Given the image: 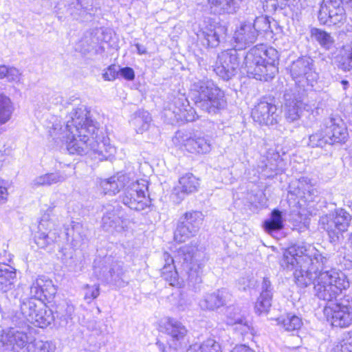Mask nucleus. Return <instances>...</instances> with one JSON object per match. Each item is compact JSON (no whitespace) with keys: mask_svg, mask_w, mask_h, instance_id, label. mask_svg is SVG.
Here are the masks:
<instances>
[{"mask_svg":"<svg viewBox=\"0 0 352 352\" xmlns=\"http://www.w3.org/2000/svg\"><path fill=\"white\" fill-rule=\"evenodd\" d=\"M324 313L331 324L346 328L352 324V298L346 296L324 307Z\"/></svg>","mask_w":352,"mask_h":352,"instance_id":"nucleus-9","label":"nucleus"},{"mask_svg":"<svg viewBox=\"0 0 352 352\" xmlns=\"http://www.w3.org/2000/svg\"><path fill=\"white\" fill-rule=\"evenodd\" d=\"M185 352H222L220 344L213 339H208L201 344L189 346Z\"/></svg>","mask_w":352,"mask_h":352,"instance_id":"nucleus-38","label":"nucleus"},{"mask_svg":"<svg viewBox=\"0 0 352 352\" xmlns=\"http://www.w3.org/2000/svg\"><path fill=\"white\" fill-rule=\"evenodd\" d=\"M21 314L24 320L40 328L47 327L55 320L52 310L43 301L32 298H25L22 301Z\"/></svg>","mask_w":352,"mask_h":352,"instance_id":"nucleus-6","label":"nucleus"},{"mask_svg":"<svg viewBox=\"0 0 352 352\" xmlns=\"http://www.w3.org/2000/svg\"><path fill=\"white\" fill-rule=\"evenodd\" d=\"M299 189H302L304 197L308 201H314L318 195V191L311 184V179L307 177H302L298 179Z\"/></svg>","mask_w":352,"mask_h":352,"instance_id":"nucleus-41","label":"nucleus"},{"mask_svg":"<svg viewBox=\"0 0 352 352\" xmlns=\"http://www.w3.org/2000/svg\"><path fill=\"white\" fill-rule=\"evenodd\" d=\"M102 227L109 232L122 231L124 221L121 212L115 208H110L102 217Z\"/></svg>","mask_w":352,"mask_h":352,"instance_id":"nucleus-24","label":"nucleus"},{"mask_svg":"<svg viewBox=\"0 0 352 352\" xmlns=\"http://www.w3.org/2000/svg\"><path fill=\"white\" fill-rule=\"evenodd\" d=\"M283 328L288 331L299 329L302 324V320L295 315L288 314L282 321Z\"/></svg>","mask_w":352,"mask_h":352,"instance_id":"nucleus-45","label":"nucleus"},{"mask_svg":"<svg viewBox=\"0 0 352 352\" xmlns=\"http://www.w3.org/2000/svg\"><path fill=\"white\" fill-rule=\"evenodd\" d=\"M351 221V216L344 209H338L335 213L322 216L319 225L325 230L331 242H336L344 232L347 231Z\"/></svg>","mask_w":352,"mask_h":352,"instance_id":"nucleus-7","label":"nucleus"},{"mask_svg":"<svg viewBox=\"0 0 352 352\" xmlns=\"http://www.w3.org/2000/svg\"><path fill=\"white\" fill-rule=\"evenodd\" d=\"M322 5L331 9V12L333 14H336L337 19L340 14L345 16V12L342 6V0H323Z\"/></svg>","mask_w":352,"mask_h":352,"instance_id":"nucleus-48","label":"nucleus"},{"mask_svg":"<svg viewBox=\"0 0 352 352\" xmlns=\"http://www.w3.org/2000/svg\"><path fill=\"white\" fill-rule=\"evenodd\" d=\"M324 131V128L323 127L322 123L320 130L309 135L308 145L313 148H323L327 144L331 145L327 135L325 134Z\"/></svg>","mask_w":352,"mask_h":352,"instance_id":"nucleus-40","label":"nucleus"},{"mask_svg":"<svg viewBox=\"0 0 352 352\" xmlns=\"http://www.w3.org/2000/svg\"><path fill=\"white\" fill-rule=\"evenodd\" d=\"M165 330L169 336L168 344L175 349L179 347L187 332L186 327L176 319L168 318L165 324Z\"/></svg>","mask_w":352,"mask_h":352,"instance_id":"nucleus-23","label":"nucleus"},{"mask_svg":"<svg viewBox=\"0 0 352 352\" xmlns=\"http://www.w3.org/2000/svg\"><path fill=\"white\" fill-rule=\"evenodd\" d=\"M311 37L316 41L321 47L329 50L334 46V38L330 33L319 28H313L310 31Z\"/></svg>","mask_w":352,"mask_h":352,"instance_id":"nucleus-35","label":"nucleus"},{"mask_svg":"<svg viewBox=\"0 0 352 352\" xmlns=\"http://www.w3.org/2000/svg\"><path fill=\"white\" fill-rule=\"evenodd\" d=\"M342 82V84H343L344 86H346V85H348V84H349L348 81H346V80H343Z\"/></svg>","mask_w":352,"mask_h":352,"instance_id":"nucleus-63","label":"nucleus"},{"mask_svg":"<svg viewBox=\"0 0 352 352\" xmlns=\"http://www.w3.org/2000/svg\"><path fill=\"white\" fill-rule=\"evenodd\" d=\"M67 176L62 172L46 173L36 177L32 182L33 187H39L43 186H51L57 183H61L65 181Z\"/></svg>","mask_w":352,"mask_h":352,"instance_id":"nucleus-32","label":"nucleus"},{"mask_svg":"<svg viewBox=\"0 0 352 352\" xmlns=\"http://www.w3.org/2000/svg\"><path fill=\"white\" fill-rule=\"evenodd\" d=\"M56 293V288L52 280L45 276H40L30 286V296L33 299L43 301L52 298Z\"/></svg>","mask_w":352,"mask_h":352,"instance_id":"nucleus-18","label":"nucleus"},{"mask_svg":"<svg viewBox=\"0 0 352 352\" xmlns=\"http://www.w3.org/2000/svg\"><path fill=\"white\" fill-rule=\"evenodd\" d=\"M272 297L264 296V294H260L255 303L256 312L261 314L263 313H267L270 307Z\"/></svg>","mask_w":352,"mask_h":352,"instance_id":"nucleus-46","label":"nucleus"},{"mask_svg":"<svg viewBox=\"0 0 352 352\" xmlns=\"http://www.w3.org/2000/svg\"><path fill=\"white\" fill-rule=\"evenodd\" d=\"M151 117L146 111H139L135 113L132 120V124L138 133H142L146 131L150 125Z\"/></svg>","mask_w":352,"mask_h":352,"instance_id":"nucleus-36","label":"nucleus"},{"mask_svg":"<svg viewBox=\"0 0 352 352\" xmlns=\"http://www.w3.org/2000/svg\"><path fill=\"white\" fill-rule=\"evenodd\" d=\"M8 182L0 178V204H3L8 201Z\"/></svg>","mask_w":352,"mask_h":352,"instance_id":"nucleus-52","label":"nucleus"},{"mask_svg":"<svg viewBox=\"0 0 352 352\" xmlns=\"http://www.w3.org/2000/svg\"><path fill=\"white\" fill-rule=\"evenodd\" d=\"M131 180L126 175H118L104 179L100 182V187L105 195H113L121 188L125 189Z\"/></svg>","mask_w":352,"mask_h":352,"instance_id":"nucleus-25","label":"nucleus"},{"mask_svg":"<svg viewBox=\"0 0 352 352\" xmlns=\"http://www.w3.org/2000/svg\"><path fill=\"white\" fill-rule=\"evenodd\" d=\"M177 259L182 263L189 283L195 285L201 282L202 268L204 265V252L196 245H185L179 248Z\"/></svg>","mask_w":352,"mask_h":352,"instance_id":"nucleus-5","label":"nucleus"},{"mask_svg":"<svg viewBox=\"0 0 352 352\" xmlns=\"http://www.w3.org/2000/svg\"><path fill=\"white\" fill-rule=\"evenodd\" d=\"M257 32L250 21L241 22L234 31L233 39L235 47L243 50L254 43L257 38Z\"/></svg>","mask_w":352,"mask_h":352,"instance_id":"nucleus-19","label":"nucleus"},{"mask_svg":"<svg viewBox=\"0 0 352 352\" xmlns=\"http://www.w3.org/2000/svg\"><path fill=\"white\" fill-rule=\"evenodd\" d=\"M109 282L119 287H124L128 280L125 278L124 270L119 263L113 265L109 270Z\"/></svg>","mask_w":352,"mask_h":352,"instance_id":"nucleus-37","label":"nucleus"},{"mask_svg":"<svg viewBox=\"0 0 352 352\" xmlns=\"http://www.w3.org/2000/svg\"><path fill=\"white\" fill-rule=\"evenodd\" d=\"M173 104L175 108L173 113L178 116L177 119L185 120L187 122H193L198 118L195 110L189 106L188 102L184 95H180L175 98Z\"/></svg>","mask_w":352,"mask_h":352,"instance_id":"nucleus-26","label":"nucleus"},{"mask_svg":"<svg viewBox=\"0 0 352 352\" xmlns=\"http://www.w3.org/2000/svg\"><path fill=\"white\" fill-rule=\"evenodd\" d=\"M239 66L238 52L236 49H230L218 55L213 70L223 80H228L236 74Z\"/></svg>","mask_w":352,"mask_h":352,"instance_id":"nucleus-12","label":"nucleus"},{"mask_svg":"<svg viewBox=\"0 0 352 352\" xmlns=\"http://www.w3.org/2000/svg\"><path fill=\"white\" fill-rule=\"evenodd\" d=\"M16 281V270L8 264L0 263V289L3 292L11 290Z\"/></svg>","mask_w":352,"mask_h":352,"instance_id":"nucleus-29","label":"nucleus"},{"mask_svg":"<svg viewBox=\"0 0 352 352\" xmlns=\"http://www.w3.org/2000/svg\"><path fill=\"white\" fill-rule=\"evenodd\" d=\"M334 350L335 352H352V331L344 334L342 342Z\"/></svg>","mask_w":352,"mask_h":352,"instance_id":"nucleus-49","label":"nucleus"},{"mask_svg":"<svg viewBox=\"0 0 352 352\" xmlns=\"http://www.w3.org/2000/svg\"><path fill=\"white\" fill-rule=\"evenodd\" d=\"M350 52L347 47L343 48L338 56V65L344 71H350L352 69V56L349 55Z\"/></svg>","mask_w":352,"mask_h":352,"instance_id":"nucleus-44","label":"nucleus"},{"mask_svg":"<svg viewBox=\"0 0 352 352\" xmlns=\"http://www.w3.org/2000/svg\"><path fill=\"white\" fill-rule=\"evenodd\" d=\"M65 10L74 18L78 19L87 14L89 9L88 3H85V0H73L67 5L65 1H61L55 7V12L59 20H62V14H64Z\"/></svg>","mask_w":352,"mask_h":352,"instance_id":"nucleus-22","label":"nucleus"},{"mask_svg":"<svg viewBox=\"0 0 352 352\" xmlns=\"http://www.w3.org/2000/svg\"><path fill=\"white\" fill-rule=\"evenodd\" d=\"M318 18L320 24L327 25L343 23L345 20L344 15L340 14L337 19L336 14H333L331 12V9H329V8L322 5H321L320 9L318 11Z\"/></svg>","mask_w":352,"mask_h":352,"instance_id":"nucleus-34","label":"nucleus"},{"mask_svg":"<svg viewBox=\"0 0 352 352\" xmlns=\"http://www.w3.org/2000/svg\"><path fill=\"white\" fill-rule=\"evenodd\" d=\"M252 24H253L254 28L257 32V36L258 35V33L261 32H272L270 21L267 17L263 16L256 17L254 20V22H252Z\"/></svg>","mask_w":352,"mask_h":352,"instance_id":"nucleus-47","label":"nucleus"},{"mask_svg":"<svg viewBox=\"0 0 352 352\" xmlns=\"http://www.w3.org/2000/svg\"><path fill=\"white\" fill-rule=\"evenodd\" d=\"M284 227L283 213L278 209L272 211L270 217L263 222L265 230L269 233L279 231Z\"/></svg>","mask_w":352,"mask_h":352,"instance_id":"nucleus-33","label":"nucleus"},{"mask_svg":"<svg viewBox=\"0 0 352 352\" xmlns=\"http://www.w3.org/2000/svg\"><path fill=\"white\" fill-rule=\"evenodd\" d=\"M179 184L178 188H174L171 195L173 201L177 204L180 203L186 195L196 192L199 186V179L190 173L181 177Z\"/></svg>","mask_w":352,"mask_h":352,"instance_id":"nucleus-21","label":"nucleus"},{"mask_svg":"<svg viewBox=\"0 0 352 352\" xmlns=\"http://www.w3.org/2000/svg\"><path fill=\"white\" fill-rule=\"evenodd\" d=\"M305 105L300 98L292 90H287L284 94V116L287 122H294L301 116Z\"/></svg>","mask_w":352,"mask_h":352,"instance_id":"nucleus-17","label":"nucleus"},{"mask_svg":"<svg viewBox=\"0 0 352 352\" xmlns=\"http://www.w3.org/2000/svg\"><path fill=\"white\" fill-rule=\"evenodd\" d=\"M277 111L278 109L274 102L265 98L255 105L252 111V117L254 122L260 124L273 126L280 119Z\"/></svg>","mask_w":352,"mask_h":352,"instance_id":"nucleus-13","label":"nucleus"},{"mask_svg":"<svg viewBox=\"0 0 352 352\" xmlns=\"http://www.w3.org/2000/svg\"><path fill=\"white\" fill-rule=\"evenodd\" d=\"M230 352H255L246 345H237Z\"/></svg>","mask_w":352,"mask_h":352,"instance_id":"nucleus-58","label":"nucleus"},{"mask_svg":"<svg viewBox=\"0 0 352 352\" xmlns=\"http://www.w3.org/2000/svg\"><path fill=\"white\" fill-rule=\"evenodd\" d=\"M51 212L52 209L50 208L42 215L38 225V231L34 234V241L40 248H46L55 243L59 237L55 228V221L50 217Z\"/></svg>","mask_w":352,"mask_h":352,"instance_id":"nucleus-11","label":"nucleus"},{"mask_svg":"<svg viewBox=\"0 0 352 352\" xmlns=\"http://www.w3.org/2000/svg\"><path fill=\"white\" fill-rule=\"evenodd\" d=\"M264 7L270 10H276L279 6V0H265Z\"/></svg>","mask_w":352,"mask_h":352,"instance_id":"nucleus-56","label":"nucleus"},{"mask_svg":"<svg viewBox=\"0 0 352 352\" xmlns=\"http://www.w3.org/2000/svg\"><path fill=\"white\" fill-rule=\"evenodd\" d=\"M100 294L99 285H94L91 286L86 285L85 288V299L87 302H91L96 298Z\"/></svg>","mask_w":352,"mask_h":352,"instance_id":"nucleus-50","label":"nucleus"},{"mask_svg":"<svg viewBox=\"0 0 352 352\" xmlns=\"http://www.w3.org/2000/svg\"><path fill=\"white\" fill-rule=\"evenodd\" d=\"M147 189L148 184L146 180H131L124 190L122 196V203L131 210L136 211L144 210L150 204V200L146 195Z\"/></svg>","mask_w":352,"mask_h":352,"instance_id":"nucleus-8","label":"nucleus"},{"mask_svg":"<svg viewBox=\"0 0 352 352\" xmlns=\"http://www.w3.org/2000/svg\"><path fill=\"white\" fill-rule=\"evenodd\" d=\"M261 294L272 297V286L267 278H263V279Z\"/></svg>","mask_w":352,"mask_h":352,"instance_id":"nucleus-54","label":"nucleus"},{"mask_svg":"<svg viewBox=\"0 0 352 352\" xmlns=\"http://www.w3.org/2000/svg\"><path fill=\"white\" fill-rule=\"evenodd\" d=\"M291 75L298 82L304 80L312 85L317 78V74L314 71L313 60L309 57H302L294 61L291 65Z\"/></svg>","mask_w":352,"mask_h":352,"instance_id":"nucleus-15","label":"nucleus"},{"mask_svg":"<svg viewBox=\"0 0 352 352\" xmlns=\"http://www.w3.org/2000/svg\"><path fill=\"white\" fill-rule=\"evenodd\" d=\"M119 76L118 66L111 65L102 73V78L104 80L113 81Z\"/></svg>","mask_w":352,"mask_h":352,"instance_id":"nucleus-51","label":"nucleus"},{"mask_svg":"<svg viewBox=\"0 0 352 352\" xmlns=\"http://www.w3.org/2000/svg\"><path fill=\"white\" fill-rule=\"evenodd\" d=\"M278 51L274 47L256 45L245 56V69L252 78L269 81L274 78L278 72Z\"/></svg>","mask_w":352,"mask_h":352,"instance_id":"nucleus-3","label":"nucleus"},{"mask_svg":"<svg viewBox=\"0 0 352 352\" xmlns=\"http://www.w3.org/2000/svg\"><path fill=\"white\" fill-rule=\"evenodd\" d=\"M346 47H347V48L349 49V50L350 52L349 55L352 56V43H351V44L350 45L346 46Z\"/></svg>","mask_w":352,"mask_h":352,"instance_id":"nucleus-62","label":"nucleus"},{"mask_svg":"<svg viewBox=\"0 0 352 352\" xmlns=\"http://www.w3.org/2000/svg\"><path fill=\"white\" fill-rule=\"evenodd\" d=\"M163 259L165 264L162 269V276L170 285H175L177 283L178 272L174 264L175 261L168 252L164 253Z\"/></svg>","mask_w":352,"mask_h":352,"instance_id":"nucleus-30","label":"nucleus"},{"mask_svg":"<svg viewBox=\"0 0 352 352\" xmlns=\"http://www.w3.org/2000/svg\"><path fill=\"white\" fill-rule=\"evenodd\" d=\"M289 0H279V3H280V8L282 9L283 8V6L284 5H286V3L288 2Z\"/></svg>","mask_w":352,"mask_h":352,"instance_id":"nucleus-61","label":"nucleus"},{"mask_svg":"<svg viewBox=\"0 0 352 352\" xmlns=\"http://www.w3.org/2000/svg\"><path fill=\"white\" fill-rule=\"evenodd\" d=\"M98 127L91 118L85 107L73 109L65 125L55 123L50 130V136L56 142H65L70 154L87 155L90 152L107 160L116 153V148L109 144V139L98 135Z\"/></svg>","mask_w":352,"mask_h":352,"instance_id":"nucleus-2","label":"nucleus"},{"mask_svg":"<svg viewBox=\"0 0 352 352\" xmlns=\"http://www.w3.org/2000/svg\"><path fill=\"white\" fill-rule=\"evenodd\" d=\"M55 349V345L51 342L34 340L28 344L24 352H54Z\"/></svg>","mask_w":352,"mask_h":352,"instance_id":"nucleus-43","label":"nucleus"},{"mask_svg":"<svg viewBox=\"0 0 352 352\" xmlns=\"http://www.w3.org/2000/svg\"><path fill=\"white\" fill-rule=\"evenodd\" d=\"M204 215L199 211L186 212L179 218L174 232V239L178 243L185 242L199 231Z\"/></svg>","mask_w":352,"mask_h":352,"instance_id":"nucleus-10","label":"nucleus"},{"mask_svg":"<svg viewBox=\"0 0 352 352\" xmlns=\"http://www.w3.org/2000/svg\"><path fill=\"white\" fill-rule=\"evenodd\" d=\"M29 326H25L23 330L18 327H10L2 331L1 335V342L8 349L18 352L22 349L28 342L27 331Z\"/></svg>","mask_w":352,"mask_h":352,"instance_id":"nucleus-16","label":"nucleus"},{"mask_svg":"<svg viewBox=\"0 0 352 352\" xmlns=\"http://www.w3.org/2000/svg\"><path fill=\"white\" fill-rule=\"evenodd\" d=\"M234 310V309L231 307L228 309L227 323L230 325L235 326L234 330L239 331L241 335L247 334L250 330L248 321L236 311L232 314V311Z\"/></svg>","mask_w":352,"mask_h":352,"instance_id":"nucleus-31","label":"nucleus"},{"mask_svg":"<svg viewBox=\"0 0 352 352\" xmlns=\"http://www.w3.org/2000/svg\"><path fill=\"white\" fill-rule=\"evenodd\" d=\"M227 29L225 26L217 23H209L204 27L198 34V36L202 39L203 44L208 47H217L221 39L224 38Z\"/></svg>","mask_w":352,"mask_h":352,"instance_id":"nucleus-20","label":"nucleus"},{"mask_svg":"<svg viewBox=\"0 0 352 352\" xmlns=\"http://www.w3.org/2000/svg\"><path fill=\"white\" fill-rule=\"evenodd\" d=\"M347 3H349L351 6H352V0H346Z\"/></svg>","mask_w":352,"mask_h":352,"instance_id":"nucleus-64","label":"nucleus"},{"mask_svg":"<svg viewBox=\"0 0 352 352\" xmlns=\"http://www.w3.org/2000/svg\"><path fill=\"white\" fill-rule=\"evenodd\" d=\"M119 75L127 80H133L135 78V72L131 67H125L120 68L118 66Z\"/></svg>","mask_w":352,"mask_h":352,"instance_id":"nucleus-53","label":"nucleus"},{"mask_svg":"<svg viewBox=\"0 0 352 352\" xmlns=\"http://www.w3.org/2000/svg\"><path fill=\"white\" fill-rule=\"evenodd\" d=\"M156 345L157 346L160 352H175L177 349H175L173 346L169 344V346L166 348L164 344L160 341H157L156 342Z\"/></svg>","mask_w":352,"mask_h":352,"instance_id":"nucleus-57","label":"nucleus"},{"mask_svg":"<svg viewBox=\"0 0 352 352\" xmlns=\"http://www.w3.org/2000/svg\"><path fill=\"white\" fill-rule=\"evenodd\" d=\"M184 147L191 153L206 154L212 149L211 140L205 136L195 135L186 140Z\"/></svg>","mask_w":352,"mask_h":352,"instance_id":"nucleus-27","label":"nucleus"},{"mask_svg":"<svg viewBox=\"0 0 352 352\" xmlns=\"http://www.w3.org/2000/svg\"><path fill=\"white\" fill-rule=\"evenodd\" d=\"M324 132L327 135L330 144L344 142L349 136L346 126L338 116H331L323 120Z\"/></svg>","mask_w":352,"mask_h":352,"instance_id":"nucleus-14","label":"nucleus"},{"mask_svg":"<svg viewBox=\"0 0 352 352\" xmlns=\"http://www.w3.org/2000/svg\"><path fill=\"white\" fill-rule=\"evenodd\" d=\"M211 8L219 14L233 13L235 12V0H208Z\"/></svg>","mask_w":352,"mask_h":352,"instance_id":"nucleus-39","label":"nucleus"},{"mask_svg":"<svg viewBox=\"0 0 352 352\" xmlns=\"http://www.w3.org/2000/svg\"><path fill=\"white\" fill-rule=\"evenodd\" d=\"M191 92L196 107L209 114L216 115L226 107L224 91L212 80L195 82L191 86Z\"/></svg>","mask_w":352,"mask_h":352,"instance_id":"nucleus-4","label":"nucleus"},{"mask_svg":"<svg viewBox=\"0 0 352 352\" xmlns=\"http://www.w3.org/2000/svg\"><path fill=\"white\" fill-rule=\"evenodd\" d=\"M6 78L10 82H18L20 80L19 71L14 67L8 68V74Z\"/></svg>","mask_w":352,"mask_h":352,"instance_id":"nucleus-55","label":"nucleus"},{"mask_svg":"<svg viewBox=\"0 0 352 352\" xmlns=\"http://www.w3.org/2000/svg\"><path fill=\"white\" fill-rule=\"evenodd\" d=\"M8 74V67L5 65H0V79L6 77Z\"/></svg>","mask_w":352,"mask_h":352,"instance_id":"nucleus-60","label":"nucleus"},{"mask_svg":"<svg viewBox=\"0 0 352 352\" xmlns=\"http://www.w3.org/2000/svg\"><path fill=\"white\" fill-rule=\"evenodd\" d=\"M283 261L294 269L296 283L302 288L314 284L315 295L320 300L337 302L342 290L349 286L342 272L327 270L329 257L314 247L292 245L285 251Z\"/></svg>","mask_w":352,"mask_h":352,"instance_id":"nucleus-1","label":"nucleus"},{"mask_svg":"<svg viewBox=\"0 0 352 352\" xmlns=\"http://www.w3.org/2000/svg\"><path fill=\"white\" fill-rule=\"evenodd\" d=\"M135 46L137 49L138 54L140 55L146 54L147 50L146 47L140 43H135Z\"/></svg>","mask_w":352,"mask_h":352,"instance_id":"nucleus-59","label":"nucleus"},{"mask_svg":"<svg viewBox=\"0 0 352 352\" xmlns=\"http://www.w3.org/2000/svg\"><path fill=\"white\" fill-rule=\"evenodd\" d=\"M74 312V305L66 300H63L56 305L54 315L60 320L67 321V319L71 318Z\"/></svg>","mask_w":352,"mask_h":352,"instance_id":"nucleus-42","label":"nucleus"},{"mask_svg":"<svg viewBox=\"0 0 352 352\" xmlns=\"http://www.w3.org/2000/svg\"><path fill=\"white\" fill-rule=\"evenodd\" d=\"M228 293L225 290H218L206 295L200 300L199 305L203 310H214L226 304Z\"/></svg>","mask_w":352,"mask_h":352,"instance_id":"nucleus-28","label":"nucleus"}]
</instances>
